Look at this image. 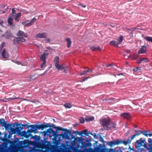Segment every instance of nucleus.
I'll return each mask as SVG.
<instances>
[{"label": "nucleus", "mask_w": 152, "mask_h": 152, "mask_svg": "<svg viewBox=\"0 0 152 152\" xmlns=\"http://www.w3.org/2000/svg\"><path fill=\"white\" fill-rule=\"evenodd\" d=\"M140 134V133H135L131 137H129L128 140L123 141L121 140H116L111 141L110 142H107V145H108L112 147L113 146L115 145H118L120 144L123 143L125 145L130 144L132 140L137 136H138Z\"/></svg>", "instance_id": "1"}, {"label": "nucleus", "mask_w": 152, "mask_h": 152, "mask_svg": "<svg viewBox=\"0 0 152 152\" xmlns=\"http://www.w3.org/2000/svg\"><path fill=\"white\" fill-rule=\"evenodd\" d=\"M110 120L109 118H102L100 121V123L102 125L104 129L108 130L111 129Z\"/></svg>", "instance_id": "2"}, {"label": "nucleus", "mask_w": 152, "mask_h": 152, "mask_svg": "<svg viewBox=\"0 0 152 152\" xmlns=\"http://www.w3.org/2000/svg\"><path fill=\"white\" fill-rule=\"evenodd\" d=\"M11 17H12L15 20L16 22H18L19 21V19L21 16L20 13H17L15 12V10L14 8L12 9V12L10 14Z\"/></svg>", "instance_id": "3"}, {"label": "nucleus", "mask_w": 152, "mask_h": 152, "mask_svg": "<svg viewBox=\"0 0 152 152\" xmlns=\"http://www.w3.org/2000/svg\"><path fill=\"white\" fill-rule=\"evenodd\" d=\"M123 38V36H121L117 39L116 41H112L110 42V43L115 47H117L118 44H120L122 42Z\"/></svg>", "instance_id": "4"}, {"label": "nucleus", "mask_w": 152, "mask_h": 152, "mask_svg": "<svg viewBox=\"0 0 152 152\" xmlns=\"http://www.w3.org/2000/svg\"><path fill=\"white\" fill-rule=\"evenodd\" d=\"M59 60V57L58 56H56L55 57L54 60V63L56 67L58 69H63L64 66L63 65H59L58 64Z\"/></svg>", "instance_id": "5"}, {"label": "nucleus", "mask_w": 152, "mask_h": 152, "mask_svg": "<svg viewBox=\"0 0 152 152\" xmlns=\"http://www.w3.org/2000/svg\"><path fill=\"white\" fill-rule=\"evenodd\" d=\"M25 39L21 37H18L14 38L13 39V43L14 45H17L22 42L25 41Z\"/></svg>", "instance_id": "6"}, {"label": "nucleus", "mask_w": 152, "mask_h": 152, "mask_svg": "<svg viewBox=\"0 0 152 152\" xmlns=\"http://www.w3.org/2000/svg\"><path fill=\"white\" fill-rule=\"evenodd\" d=\"M48 56V51L45 50L43 54H41L39 56L40 60L42 61H46V59Z\"/></svg>", "instance_id": "7"}, {"label": "nucleus", "mask_w": 152, "mask_h": 152, "mask_svg": "<svg viewBox=\"0 0 152 152\" xmlns=\"http://www.w3.org/2000/svg\"><path fill=\"white\" fill-rule=\"evenodd\" d=\"M21 129L22 128L20 127H15V129L11 128V131L13 134L18 133L20 134L21 132Z\"/></svg>", "instance_id": "8"}, {"label": "nucleus", "mask_w": 152, "mask_h": 152, "mask_svg": "<svg viewBox=\"0 0 152 152\" xmlns=\"http://www.w3.org/2000/svg\"><path fill=\"white\" fill-rule=\"evenodd\" d=\"M31 127V129L30 130H28V131L30 133L35 132L37 131L38 129L37 125H31L29 126L28 127Z\"/></svg>", "instance_id": "9"}, {"label": "nucleus", "mask_w": 152, "mask_h": 152, "mask_svg": "<svg viewBox=\"0 0 152 152\" xmlns=\"http://www.w3.org/2000/svg\"><path fill=\"white\" fill-rule=\"evenodd\" d=\"M17 36L24 37H28L27 34L26 33L21 30H19L18 32L17 33Z\"/></svg>", "instance_id": "10"}, {"label": "nucleus", "mask_w": 152, "mask_h": 152, "mask_svg": "<svg viewBox=\"0 0 152 152\" xmlns=\"http://www.w3.org/2000/svg\"><path fill=\"white\" fill-rule=\"evenodd\" d=\"M120 115L124 118L128 120H129L131 118L130 114L128 113H124L121 114Z\"/></svg>", "instance_id": "11"}, {"label": "nucleus", "mask_w": 152, "mask_h": 152, "mask_svg": "<svg viewBox=\"0 0 152 152\" xmlns=\"http://www.w3.org/2000/svg\"><path fill=\"white\" fill-rule=\"evenodd\" d=\"M36 37L38 38H44L47 37V34L45 33H38L36 35Z\"/></svg>", "instance_id": "12"}, {"label": "nucleus", "mask_w": 152, "mask_h": 152, "mask_svg": "<svg viewBox=\"0 0 152 152\" xmlns=\"http://www.w3.org/2000/svg\"><path fill=\"white\" fill-rule=\"evenodd\" d=\"M1 56L2 57L4 58H7L9 56L8 53L4 49L1 52Z\"/></svg>", "instance_id": "13"}, {"label": "nucleus", "mask_w": 152, "mask_h": 152, "mask_svg": "<svg viewBox=\"0 0 152 152\" xmlns=\"http://www.w3.org/2000/svg\"><path fill=\"white\" fill-rule=\"evenodd\" d=\"M147 52L146 47L142 46L140 50L138 51L139 54L146 53Z\"/></svg>", "instance_id": "14"}, {"label": "nucleus", "mask_w": 152, "mask_h": 152, "mask_svg": "<svg viewBox=\"0 0 152 152\" xmlns=\"http://www.w3.org/2000/svg\"><path fill=\"white\" fill-rule=\"evenodd\" d=\"M112 66V68L110 69V70H113L114 69H115L117 66L115 65L113 63H111L109 64H107L106 65V67H108Z\"/></svg>", "instance_id": "15"}, {"label": "nucleus", "mask_w": 152, "mask_h": 152, "mask_svg": "<svg viewBox=\"0 0 152 152\" xmlns=\"http://www.w3.org/2000/svg\"><path fill=\"white\" fill-rule=\"evenodd\" d=\"M7 124L4 119H0V125H1L2 126L5 127Z\"/></svg>", "instance_id": "16"}, {"label": "nucleus", "mask_w": 152, "mask_h": 152, "mask_svg": "<svg viewBox=\"0 0 152 152\" xmlns=\"http://www.w3.org/2000/svg\"><path fill=\"white\" fill-rule=\"evenodd\" d=\"M93 71L89 69H88L85 70L82 72L80 74V75H85L86 74H87L88 72H92Z\"/></svg>", "instance_id": "17"}, {"label": "nucleus", "mask_w": 152, "mask_h": 152, "mask_svg": "<svg viewBox=\"0 0 152 152\" xmlns=\"http://www.w3.org/2000/svg\"><path fill=\"white\" fill-rule=\"evenodd\" d=\"M140 142L142 144V146H143L145 148L148 149V147L147 146L146 144L145 143V140H141V138L140 139Z\"/></svg>", "instance_id": "18"}, {"label": "nucleus", "mask_w": 152, "mask_h": 152, "mask_svg": "<svg viewBox=\"0 0 152 152\" xmlns=\"http://www.w3.org/2000/svg\"><path fill=\"white\" fill-rule=\"evenodd\" d=\"M60 135L62 136V137L65 139H68L69 137V136L68 135V133H66L65 132L64 134H61Z\"/></svg>", "instance_id": "19"}, {"label": "nucleus", "mask_w": 152, "mask_h": 152, "mask_svg": "<svg viewBox=\"0 0 152 152\" xmlns=\"http://www.w3.org/2000/svg\"><path fill=\"white\" fill-rule=\"evenodd\" d=\"M28 133L27 132L25 131H23L21 132L20 134L21 136H24L26 138H28Z\"/></svg>", "instance_id": "20"}, {"label": "nucleus", "mask_w": 152, "mask_h": 152, "mask_svg": "<svg viewBox=\"0 0 152 152\" xmlns=\"http://www.w3.org/2000/svg\"><path fill=\"white\" fill-rule=\"evenodd\" d=\"M66 41L67 42V47L68 48H69L71 45V40L69 38H67L66 39Z\"/></svg>", "instance_id": "21"}, {"label": "nucleus", "mask_w": 152, "mask_h": 152, "mask_svg": "<svg viewBox=\"0 0 152 152\" xmlns=\"http://www.w3.org/2000/svg\"><path fill=\"white\" fill-rule=\"evenodd\" d=\"M94 119L93 116H87L85 118V120L87 121H92Z\"/></svg>", "instance_id": "22"}, {"label": "nucleus", "mask_w": 152, "mask_h": 152, "mask_svg": "<svg viewBox=\"0 0 152 152\" xmlns=\"http://www.w3.org/2000/svg\"><path fill=\"white\" fill-rule=\"evenodd\" d=\"M12 17H11L10 15L8 19V23L10 25H12V24L13 19L12 18Z\"/></svg>", "instance_id": "23"}, {"label": "nucleus", "mask_w": 152, "mask_h": 152, "mask_svg": "<svg viewBox=\"0 0 152 152\" xmlns=\"http://www.w3.org/2000/svg\"><path fill=\"white\" fill-rule=\"evenodd\" d=\"M135 143L136 146L137 148L140 147L142 146V144H141L140 140H137Z\"/></svg>", "instance_id": "24"}, {"label": "nucleus", "mask_w": 152, "mask_h": 152, "mask_svg": "<svg viewBox=\"0 0 152 152\" xmlns=\"http://www.w3.org/2000/svg\"><path fill=\"white\" fill-rule=\"evenodd\" d=\"M90 48L92 50H100L101 49L100 47H95L94 46H93L90 47Z\"/></svg>", "instance_id": "25"}, {"label": "nucleus", "mask_w": 152, "mask_h": 152, "mask_svg": "<svg viewBox=\"0 0 152 152\" xmlns=\"http://www.w3.org/2000/svg\"><path fill=\"white\" fill-rule=\"evenodd\" d=\"M139 56V55L137 54H135L133 55H130L129 56L132 59H135L137 58Z\"/></svg>", "instance_id": "26"}, {"label": "nucleus", "mask_w": 152, "mask_h": 152, "mask_svg": "<svg viewBox=\"0 0 152 152\" xmlns=\"http://www.w3.org/2000/svg\"><path fill=\"white\" fill-rule=\"evenodd\" d=\"M148 142L149 143V148L152 150V139L151 138H149L148 139Z\"/></svg>", "instance_id": "27"}, {"label": "nucleus", "mask_w": 152, "mask_h": 152, "mask_svg": "<svg viewBox=\"0 0 152 152\" xmlns=\"http://www.w3.org/2000/svg\"><path fill=\"white\" fill-rule=\"evenodd\" d=\"M46 132L48 134H50L52 133H54V131L52 129L50 128L46 130Z\"/></svg>", "instance_id": "28"}, {"label": "nucleus", "mask_w": 152, "mask_h": 152, "mask_svg": "<svg viewBox=\"0 0 152 152\" xmlns=\"http://www.w3.org/2000/svg\"><path fill=\"white\" fill-rule=\"evenodd\" d=\"M37 127L38 129H41L43 130L44 128H45V126L43 124H41L39 125H37Z\"/></svg>", "instance_id": "29"}, {"label": "nucleus", "mask_w": 152, "mask_h": 152, "mask_svg": "<svg viewBox=\"0 0 152 152\" xmlns=\"http://www.w3.org/2000/svg\"><path fill=\"white\" fill-rule=\"evenodd\" d=\"M4 36L7 39L9 38L11 36V34L10 32H7L4 34Z\"/></svg>", "instance_id": "30"}, {"label": "nucleus", "mask_w": 152, "mask_h": 152, "mask_svg": "<svg viewBox=\"0 0 152 152\" xmlns=\"http://www.w3.org/2000/svg\"><path fill=\"white\" fill-rule=\"evenodd\" d=\"M64 66V68L61 69H58L59 70H64V72L65 73H66L69 69V68L65 65H63Z\"/></svg>", "instance_id": "31"}, {"label": "nucleus", "mask_w": 152, "mask_h": 152, "mask_svg": "<svg viewBox=\"0 0 152 152\" xmlns=\"http://www.w3.org/2000/svg\"><path fill=\"white\" fill-rule=\"evenodd\" d=\"M144 39L148 42H152V37L147 36L144 37Z\"/></svg>", "instance_id": "32"}, {"label": "nucleus", "mask_w": 152, "mask_h": 152, "mask_svg": "<svg viewBox=\"0 0 152 152\" xmlns=\"http://www.w3.org/2000/svg\"><path fill=\"white\" fill-rule=\"evenodd\" d=\"M64 106L66 108H70L72 106V104L70 103H67L64 104Z\"/></svg>", "instance_id": "33"}, {"label": "nucleus", "mask_w": 152, "mask_h": 152, "mask_svg": "<svg viewBox=\"0 0 152 152\" xmlns=\"http://www.w3.org/2000/svg\"><path fill=\"white\" fill-rule=\"evenodd\" d=\"M147 131H140L139 133H140V134H142L143 135H145V136L147 137L148 136V134H147Z\"/></svg>", "instance_id": "34"}, {"label": "nucleus", "mask_w": 152, "mask_h": 152, "mask_svg": "<svg viewBox=\"0 0 152 152\" xmlns=\"http://www.w3.org/2000/svg\"><path fill=\"white\" fill-rule=\"evenodd\" d=\"M88 130L87 129H85L84 130L81 132V135L82 134H85L86 135H88V134L87 133Z\"/></svg>", "instance_id": "35"}, {"label": "nucleus", "mask_w": 152, "mask_h": 152, "mask_svg": "<svg viewBox=\"0 0 152 152\" xmlns=\"http://www.w3.org/2000/svg\"><path fill=\"white\" fill-rule=\"evenodd\" d=\"M22 23L23 25L25 26H31V25H30L29 22L28 23V21L23 22H22Z\"/></svg>", "instance_id": "36"}, {"label": "nucleus", "mask_w": 152, "mask_h": 152, "mask_svg": "<svg viewBox=\"0 0 152 152\" xmlns=\"http://www.w3.org/2000/svg\"><path fill=\"white\" fill-rule=\"evenodd\" d=\"M55 152H64V150L62 148L56 149L54 150Z\"/></svg>", "instance_id": "37"}, {"label": "nucleus", "mask_w": 152, "mask_h": 152, "mask_svg": "<svg viewBox=\"0 0 152 152\" xmlns=\"http://www.w3.org/2000/svg\"><path fill=\"white\" fill-rule=\"evenodd\" d=\"M36 19L35 18H33L31 21L29 22L30 25L31 26L36 21Z\"/></svg>", "instance_id": "38"}, {"label": "nucleus", "mask_w": 152, "mask_h": 152, "mask_svg": "<svg viewBox=\"0 0 152 152\" xmlns=\"http://www.w3.org/2000/svg\"><path fill=\"white\" fill-rule=\"evenodd\" d=\"M36 19L35 18H33L31 21L29 22L30 25L31 26L36 21Z\"/></svg>", "instance_id": "39"}, {"label": "nucleus", "mask_w": 152, "mask_h": 152, "mask_svg": "<svg viewBox=\"0 0 152 152\" xmlns=\"http://www.w3.org/2000/svg\"><path fill=\"white\" fill-rule=\"evenodd\" d=\"M141 61L144 62H148V59L146 58H140Z\"/></svg>", "instance_id": "40"}, {"label": "nucleus", "mask_w": 152, "mask_h": 152, "mask_svg": "<svg viewBox=\"0 0 152 152\" xmlns=\"http://www.w3.org/2000/svg\"><path fill=\"white\" fill-rule=\"evenodd\" d=\"M116 125V123L115 122H112L110 124L111 128L112 127L113 128H115Z\"/></svg>", "instance_id": "41"}, {"label": "nucleus", "mask_w": 152, "mask_h": 152, "mask_svg": "<svg viewBox=\"0 0 152 152\" xmlns=\"http://www.w3.org/2000/svg\"><path fill=\"white\" fill-rule=\"evenodd\" d=\"M42 63L41 65V67L42 68L44 67L45 66H46V61H42Z\"/></svg>", "instance_id": "42"}, {"label": "nucleus", "mask_w": 152, "mask_h": 152, "mask_svg": "<svg viewBox=\"0 0 152 152\" xmlns=\"http://www.w3.org/2000/svg\"><path fill=\"white\" fill-rule=\"evenodd\" d=\"M73 151L74 152H84L83 151H82L81 150L77 149L76 148H75L74 149Z\"/></svg>", "instance_id": "43"}, {"label": "nucleus", "mask_w": 152, "mask_h": 152, "mask_svg": "<svg viewBox=\"0 0 152 152\" xmlns=\"http://www.w3.org/2000/svg\"><path fill=\"white\" fill-rule=\"evenodd\" d=\"M12 125V124H7L4 128L7 129H9L10 127H11Z\"/></svg>", "instance_id": "44"}, {"label": "nucleus", "mask_w": 152, "mask_h": 152, "mask_svg": "<svg viewBox=\"0 0 152 152\" xmlns=\"http://www.w3.org/2000/svg\"><path fill=\"white\" fill-rule=\"evenodd\" d=\"M43 124H44V126H45V128H47L48 127H50V124L48 123H43Z\"/></svg>", "instance_id": "45"}, {"label": "nucleus", "mask_w": 152, "mask_h": 152, "mask_svg": "<svg viewBox=\"0 0 152 152\" xmlns=\"http://www.w3.org/2000/svg\"><path fill=\"white\" fill-rule=\"evenodd\" d=\"M16 63L18 65L21 64V65L22 66H27V63L26 62L25 64H23L22 63H20L19 62L17 61L16 62Z\"/></svg>", "instance_id": "46"}, {"label": "nucleus", "mask_w": 152, "mask_h": 152, "mask_svg": "<svg viewBox=\"0 0 152 152\" xmlns=\"http://www.w3.org/2000/svg\"><path fill=\"white\" fill-rule=\"evenodd\" d=\"M80 121L81 123L83 124L85 120L83 118L81 117L80 118Z\"/></svg>", "instance_id": "47"}, {"label": "nucleus", "mask_w": 152, "mask_h": 152, "mask_svg": "<svg viewBox=\"0 0 152 152\" xmlns=\"http://www.w3.org/2000/svg\"><path fill=\"white\" fill-rule=\"evenodd\" d=\"M5 42H3L1 46H0V49L1 50L4 47V46L5 45Z\"/></svg>", "instance_id": "48"}, {"label": "nucleus", "mask_w": 152, "mask_h": 152, "mask_svg": "<svg viewBox=\"0 0 152 152\" xmlns=\"http://www.w3.org/2000/svg\"><path fill=\"white\" fill-rule=\"evenodd\" d=\"M57 131L58 130H64V129L61 127H58L56 128Z\"/></svg>", "instance_id": "49"}, {"label": "nucleus", "mask_w": 152, "mask_h": 152, "mask_svg": "<svg viewBox=\"0 0 152 152\" xmlns=\"http://www.w3.org/2000/svg\"><path fill=\"white\" fill-rule=\"evenodd\" d=\"M91 77L89 76L85 77L83 80V81H85L87 80L88 79L91 78Z\"/></svg>", "instance_id": "50"}, {"label": "nucleus", "mask_w": 152, "mask_h": 152, "mask_svg": "<svg viewBox=\"0 0 152 152\" xmlns=\"http://www.w3.org/2000/svg\"><path fill=\"white\" fill-rule=\"evenodd\" d=\"M75 133H76V134H79V135H81V133H80V132H79L78 131H75Z\"/></svg>", "instance_id": "51"}, {"label": "nucleus", "mask_w": 152, "mask_h": 152, "mask_svg": "<svg viewBox=\"0 0 152 152\" xmlns=\"http://www.w3.org/2000/svg\"><path fill=\"white\" fill-rule=\"evenodd\" d=\"M50 39L49 38H46L45 39V41L47 42H49L50 41Z\"/></svg>", "instance_id": "52"}, {"label": "nucleus", "mask_w": 152, "mask_h": 152, "mask_svg": "<svg viewBox=\"0 0 152 152\" xmlns=\"http://www.w3.org/2000/svg\"><path fill=\"white\" fill-rule=\"evenodd\" d=\"M34 78V77L33 76H30L29 77V78L30 79V80H31V79H33Z\"/></svg>", "instance_id": "53"}, {"label": "nucleus", "mask_w": 152, "mask_h": 152, "mask_svg": "<svg viewBox=\"0 0 152 152\" xmlns=\"http://www.w3.org/2000/svg\"><path fill=\"white\" fill-rule=\"evenodd\" d=\"M142 61H141V59L140 58L139 61H138L137 62V63L138 64H140L141 63V62H142Z\"/></svg>", "instance_id": "54"}, {"label": "nucleus", "mask_w": 152, "mask_h": 152, "mask_svg": "<svg viewBox=\"0 0 152 152\" xmlns=\"http://www.w3.org/2000/svg\"><path fill=\"white\" fill-rule=\"evenodd\" d=\"M3 23V21L1 20H0V24L1 25H2V23Z\"/></svg>", "instance_id": "55"}, {"label": "nucleus", "mask_w": 152, "mask_h": 152, "mask_svg": "<svg viewBox=\"0 0 152 152\" xmlns=\"http://www.w3.org/2000/svg\"><path fill=\"white\" fill-rule=\"evenodd\" d=\"M80 5L81 6H82V7H83L84 8H85V7H86V5H83L82 4H80Z\"/></svg>", "instance_id": "56"}, {"label": "nucleus", "mask_w": 152, "mask_h": 152, "mask_svg": "<svg viewBox=\"0 0 152 152\" xmlns=\"http://www.w3.org/2000/svg\"><path fill=\"white\" fill-rule=\"evenodd\" d=\"M100 141H102V142H103V139L102 138V137H101L100 138Z\"/></svg>", "instance_id": "57"}, {"label": "nucleus", "mask_w": 152, "mask_h": 152, "mask_svg": "<svg viewBox=\"0 0 152 152\" xmlns=\"http://www.w3.org/2000/svg\"><path fill=\"white\" fill-rule=\"evenodd\" d=\"M6 11V10H5V11H1V13H2V14H4V13L5 11Z\"/></svg>", "instance_id": "58"}, {"label": "nucleus", "mask_w": 152, "mask_h": 152, "mask_svg": "<svg viewBox=\"0 0 152 152\" xmlns=\"http://www.w3.org/2000/svg\"><path fill=\"white\" fill-rule=\"evenodd\" d=\"M118 75V76H119V75H123V73H120L118 74H117V75Z\"/></svg>", "instance_id": "59"}, {"label": "nucleus", "mask_w": 152, "mask_h": 152, "mask_svg": "<svg viewBox=\"0 0 152 152\" xmlns=\"http://www.w3.org/2000/svg\"><path fill=\"white\" fill-rule=\"evenodd\" d=\"M148 135L150 137H151L152 136V134H148Z\"/></svg>", "instance_id": "60"}, {"label": "nucleus", "mask_w": 152, "mask_h": 152, "mask_svg": "<svg viewBox=\"0 0 152 152\" xmlns=\"http://www.w3.org/2000/svg\"><path fill=\"white\" fill-rule=\"evenodd\" d=\"M138 68H136V69H134V70L135 71H137V70H138Z\"/></svg>", "instance_id": "61"}, {"label": "nucleus", "mask_w": 152, "mask_h": 152, "mask_svg": "<svg viewBox=\"0 0 152 152\" xmlns=\"http://www.w3.org/2000/svg\"><path fill=\"white\" fill-rule=\"evenodd\" d=\"M137 29V28H132V31H134V30L136 29Z\"/></svg>", "instance_id": "62"}, {"label": "nucleus", "mask_w": 152, "mask_h": 152, "mask_svg": "<svg viewBox=\"0 0 152 152\" xmlns=\"http://www.w3.org/2000/svg\"><path fill=\"white\" fill-rule=\"evenodd\" d=\"M40 152H46L45 151H44L42 150H41L40 151Z\"/></svg>", "instance_id": "63"}, {"label": "nucleus", "mask_w": 152, "mask_h": 152, "mask_svg": "<svg viewBox=\"0 0 152 152\" xmlns=\"http://www.w3.org/2000/svg\"><path fill=\"white\" fill-rule=\"evenodd\" d=\"M128 30H130L129 29H126L125 30L126 31H128Z\"/></svg>", "instance_id": "64"}]
</instances>
